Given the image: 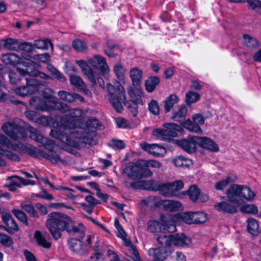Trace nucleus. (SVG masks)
<instances>
[{"label":"nucleus","instance_id":"obj_18","mask_svg":"<svg viewBox=\"0 0 261 261\" xmlns=\"http://www.w3.org/2000/svg\"><path fill=\"white\" fill-rule=\"evenodd\" d=\"M140 146L141 148L154 156H158L163 152H165V148L157 144H149L146 143H141Z\"/></svg>","mask_w":261,"mask_h":261},{"label":"nucleus","instance_id":"obj_17","mask_svg":"<svg viewBox=\"0 0 261 261\" xmlns=\"http://www.w3.org/2000/svg\"><path fill=\"white\" fill-rule=\"evenodd\" d=\"M90 64L95 69L106 73L109 70L108 65L106 59L99 55L95 56L90 60Z\"/></svg>","mask_w":261,"mask_h":261},{"label":"nucleus","instance_id":"obj_51","mask_svg":"<svg viewBox=\"0 0 261 261\" xmlns=\"http://www.w3.org/2000/svg\"><path fill=\"white\" fill-rule=\"evenodd\" d=\"M12 213L16 218L25 225H28V220L26 214L22 211L14 209L12 210Z\"/></svg>","mask_w":261,"mask_h":261},{"label":"nucleus","instance_id":"obj_62","mask_svg":"<svg viewBox=\"0 0 261 261\" xmlns=\"http://www.w3.org/2000/svg\"><path fill=\"white\" fill-rule=\"evenodd\" d=\"M247 7L252 10H255L261 8V1L259 0H246Z\"/></svg>","mask_w":261,"mask_h":261},{"label":"nucleus","instance_id":"obj_27","mask_svg":"<svg viewBox=\"0 0 261 261\" xmlns=\"http://www.w3.org/2000/svg\"><path fill=\"white\" fill-rule=\"evenodd\" d=\"M172 244L177 246H188L191 243L190 238L184 233L176 234L172 237Z\"/></svg>","mask_w":261,"mask_h":261},{"label":"nucleus","instance_id":"obj_7","mask_svg":"<svg viewBox=\"0 0 261 261\" xmlns=\"http://www.w3.org/2000/svg\"><path fill=\"white\" fill-rule=\"evenodd\" d=\"M2 129L10 138L15 141L27 137L25 128L14 122H6L2 125Z\"/></svg>","mask_w":261,"mask_h":261},{"label":"nucleus","instance_id":"obj_50","mask_svg":"<svg viewBox=\"0 0 261 261\" xmlns=\"http://www.w3.org/2000/svg\"><path fill=\"white\" fill-rule=\"evenodd\" d=\"M240 211L244 213L256 214L258 212L257 207L254 204H244L240 207Z\"/></svg>","mask_w":261,"mask_h":261},{"label":"nucleus","instance_id":"obj_55","mask_svg":"<svg viewBox=\"0 0 261 261\" xmlns=\"http://www.w3.org/2000/svg\"><path fill=\"white\" fill-rule=\"evenodd\" d=\"M21 208L27 212L31 217L38 218V215L32 204H21Z\"/></svg>","mask_w":261,"mask_h":261},{"label":"nucleus","instance_id":"obj_37","mask_svg":"<svg viewBox=\"0 0 261 261\" xmlns=\"http://www.w3.org/2000/svg\"><path fill=\"white\" fill-rule=\"evenodd\" d=\"M160 79L158 76L149 77L145 83L146 90L149 92H152L160 83Z\"/></svg>","mask_w":261,"mask_h":261},{"label":"nucleus","instance_id":"obj_33","mask_svg":"<svg viewBox=\"0 0 261 261\" xmlns=\"http://www.w3.org/2000/svg\"><path fill=\"white\" fill-rule=\"evenodd\" d=\"M243 43L249 48H255L259 45V42L256 38L246 34L243 36Z\"/></svg>","mask_w":261,"mask_h":261},{"label":"nucleus","instance_id":"obj_35","mask_svg":"<svg viewBox=\"0 0 261 261\" xmlns=\"http://www.w3.org/2000/svg\"><path fill=\"white\" fill-rule=\"evenodd\" d=\"M142 72L137 68L130 70V76L132 80L133 84L135 87L140 86V83L142 79Z\"/></svg>","mask_w":261,"mask_h":261},{"label":"nucleus","instance_id":"obj_24","mask_svg":"<svg viewBox=\"0 0 261 261\" xmlns=\"http://www.w3.org/2000/svg\"><path fill=\"white\" fill-rule=\"evenodd\" d=\"M76 62L81 67L84 74L87 75L89 80L92 82L93 85H95L96 84V80L94 77V74L92 69L87 64V62L84 60H77Z\"/></svg>","mask_w":261,"mask_h":261},{"label":"nucleus","instance_id":"obj_36","mask_svg":"<svg viewBox=\"0 0 261 261\" xmlns=\"http://www.w3.org/2000/svg\"><path fill=\"white\" fill-rule=\"evenodd\" d=\"M17 71L22 76H25L26 75L32 76H37V74H38V70L36 68V66L33 64L30 65L29 67H28V68H25V69L17 68Z\"/></svg>","mask_w":261,"mask_h":261},{"label":"nucleus","instance_id":"obj_16","mask_svg":"<svg viewBox=\"0 0 261 261\" xmlns=\"http://www.w3.org/2000/svg\"><path fill=\"white\" fill-rule=\"evenodd\" d=\"M197 145L201 147L207 149L213 152L219 151L218 145L211 139L206 137H198L197 139Z\"/></svg>","mask_w":261,"mask_h":261},{"label":"nucleus","instance_id":"obj_39","mask_svg":"<svg viewBox=\"0 0 261 261\" xmlns=\"http://www.w3.org/2000/svg\"><path fill=\"white\" fill-rule=\"evenodd\" d=\"M200 95L197 92L189 91L186 93L185 96V102L187 106L197 101L200 98Z\"/></svg>","mask_w":261,"mask_h":261},{"label":"nucleus","instance_id":"obj_63","mask_svg":"<svg viewBox=\"0 0 261 261\" xmlns=\"http://www.w3.org/2000/svg\"><path fill=\"white\" fill-rule=\"evenodd\" d=\"M129 253L131 254V257L134 261H141V258L139 252L135 246H131L128 249Z\"/></svg>","mask_w":261,"mask_h":261},{"label":"nucleus","instance_id":"obj_30","mask_svg":"<svg viewBox=\"0 0 261 261\" xmlns=\"http://www.w3.org/2000/svg\"><path fill=\"white\" fill-rule=\"evenodd\" d=\"M128 93L130 98V101L141 102V97L143 94V90L140 86L135 87L134 89L132 88H129Z\"/></svg>","mask_w":261,"mask_h":261},{"label":"nucleus","instance_id":"obj_29","mask_svg":"<svg viewBox=\"0 0 261 261\" xmlns=\"http://www.w3.org/2000/svg\"><path fill=\"white\" fill-rule=\"evenodd\" d=\"M179 100V97L175 94H172L167 97L164 101V108L166 113L169 112L175 103Z\"/></svg>","mask_w":261,"mask_h":261},{"label":"nucleus","instance_id":"obj_43","mask_svg":"<svg viewBox=\"0 0 261 261\" xmlns=\"http://www.w3.org/2000/svg\"><path fill=\"white\" fill-rule=\"evenodd\" d=\"M34 236L39 245L45 248H49L50 247L51 244L47 241L44 236H43L40 231H36Z\"/></svg>","mask_w":261,"mask_h":261},{"label":"nucleus","instance_id":"obj_48","mask_svg":"<svg viewBox=\"0 0 261 261\" xmlns=\"http://www.w3.org/2000/svg\"><path fill=\"white\" fill-rule=\"evenodd\" d=\"M170 190L173 193V196L177 195V192L182 189L184 187V182L181 180H177L171 183Z\"/></svg>","mask_w":261,"mask_h":261},{"label":"nucleus","instance_id":"obj_46","mask_svg":"<svg viewBox=\"0 0 261 261\" xmlns=\"http://www.w3.org/2000/svg\"><path fill=\"white\" fill-rule=\"evenodd\" d=\"M174 165L177 167H189L191 164V161L189 159L185 158L184 156L179 155L173 159Z\"/></svg>","mask_w":261,"mask_h":261},{"label":"nucleus","instance_id":"obj_19","mask_svg":"<svg viewBox=\"0 0 261 261\" xmlns=\"http://www.w3.org/2000/svg\"><path fill=\"white\" fill-rule=\"evenodd\" d=\"M188 113V109L185 105H181L177 110L172 111L171 119L184 125Z\"/></svg>","mask_w":261,"mask_h":261},{"label":"nucleus","instance_id":"obj_47","mask_svg":"<svg viewBox=\"0 0 261 261\" xmlns=\"http://www.w3.org/2000/svg\"><path fill=\"white\" fill-rule=\"evenodd\" d=\"M233 180L229 176L226 177L225 179L221 180L217 182L214 185V188L216 190H223Z\"/></svg>","mask_w":261,"mask_h":261},{"label":"nucleus","instance_id":"obj_38","mask_svg":"<svg viewBox=\"0 0 261 261\" xmlns=\"http://www.w3.org/2000/svg\"><path fill=\"white\" fill-rule=\"evenodd\" d=\"M25 132L27 134H29V137L31 139L36 142H40L43 137L38 130L30 125L27 127Z\"/></svg>","mask_w":261,"mask_h":261},{"label":"nucleus","instance_id":"obj_21","mask_svg":"<svg viewBox=\"0 0 261 261\" xmlns=\"http://www.w3.org/2000/svg\"><path fill=\"white\" fill-rule=\"evenodd\" d=\"M27 85L24 86L28 94H32L37 92L39 89L40 85H45L46 82H41L35 79H25Z\"/></svg>","mask_w":261,"mask_h":261},{"label":"nucleus","instance_id":"obj_54","mask_svg":"<svg viewBox=\"0 0 261 261\" xmlns=\"http://www.w3.org/2000/svg\"><path fill=\"white\" fill-rule=\"evenodd\" d=\"M21 74L18 73H15L13 71L9 72V78L10 83L12 85L18 84L21 80Z\"/></svg>","mask_w":261,"mask_h":261},{"label":"nucleus","instance_id":"obj_41","mask_svg":"<svg viewBox=\"0 0 261 261\" xmlns=\"http://www.w3.org/2000/svg\"><path fill=\"white\" fill-rule=\"evenodd\" d=\"M44 155H41V157L49 160L53 163H57L59 161L62 163L64 162V160L53 150L49 151V153H46L44 151Z\"/></svg>","mask_w":261,"mask_h":261},{"label":"nucleus","instance_id":"obj_20","mask_svg":"<svg viewBox=\"0 0 261 261\" xmlns=\"http://www.w3.org/2000/svg\"><path fill=\"white\" fill-rule=\"evenodd\" d=\"M50 135L68 145L75 147L79 146L77 142L70 139L66 134L61 133L57 130H51L50 133Z\"/></svg>","mask_w":261,"mask_h":261},{"label":"nucleus","instance_id":"obj_26","mask_svg":"<svg viewBox=\"0 0 261 261\" xmlns=\"http://www.w3.org/2000/svg\"><path fill=\"white\" fill-rule=\"evenodd\" d=\"M1 60L6 65H15L21 63V58L18 55L14 53L3 54Z\"/></svg>","mask_w":261,"mask_h":261},{"label":"nucleus","instance_id":"obj_4","mask_svg":"<svg viewBox=\"0 0 261 261\" xmlns=\"http://www.w3.org/2000/svg\"><path fill=\"white\" fill-rule=\"evenodd\" d=\"M122 174H125L130 179L136 180L151 177L152 172L140 163H132L124 168Z\"/></svg>","mask_w":261,"mask_h":261},{"label":"nucleus","instance_id":"obj_61","mask_svg":"<svg viewBox=\"0 0 261 261\" xmlns=\"http://www.w3.org/2000/svg\"><path fill=\"white\" fill-rule=\"evenodd\" d=\"M18 50H23L28 53H31L33 51L34 44L28 42H20L19 41Z\"/></svg>","mask_w":261,"mask_h":261},{"label":"nucleus","instance_id":"obj_14","mask_svg":"<svg viewBox=\"0 0 261 261\" xmlns=\"http://www.w3.org/2000/svg\"><path fill=\"white\" fill-rule=\"evenodd\" d=\"M54 93V91L49 88H46L42 91L44 99L54 106L55 110H57L62 108V102L58 101V98L53 95Z\"/></svg>","mask_w":261,"mask_h":261},{"label":"nucleus","instance_id":"obj_52","mask_svg":"<svg viewBox=\"0 0 261 261\" xmlns=\"http://www.w3.org/2000/svg\"><path fill=\"white\" fill-rule=\"evenodd\" d=\"M114 71L116 74V77L119 79L122 80L123 78L125 69L120 63H117L114 66Z\"/></svg>","mask_w":261,"mask_h":261},{"label":"nucleus","instance_id":"obj_2","mask_svg":"<svg viewBox=\"0 0 261 261\" xmlns=\"http://www.w3.org/2000/svg\"><path fill=\"white\" fill-rule=\"evenodd\" d=\"M107 89L109 93L108 99L115 110L121 112L123 107L122 102L129 109L134 116L138 114V103L134 101H126L125 91L123 87L120 84L113 86L110 83L107 85Z\"/></svg>","mask_w":261,"mask_h":261},{"label":"nucleus","instance_id":"obj_3","mask_svg":"<svg viewBox=\"0 0 261 261\" xmlns=\"http://www.w3.org/2000/svg\"><path fill=\"white\" fill-rule=\"evenodd\" d=\"M100 126V121L94 117H91L86 121V128H79L78 130H73L72 134L74 137L79 139L81 143L91 144L95 136V130Z\"/></svg>","mask_w":261,"mask_h":261},{"label":"nucleus","instance_id":"obj_49","mask_svg":"<svg viewBox=\"0 0 261 261\" xmlns=\"http://www.w3.org/2000/svg\"><path fill=\"white\" fill-rule=\"evenodd\" d=\"M6 225H7V227L4 226H1L0 227L3 228L9 233H12V231L11 229L15 231H17L19 229V227L16 222L13 218L8 220V222L6 223Z\"/></svg>","mask_w":261,"mask_h":261},{"label":"nucleus","instance_id":"obj_5","mask_svg":"<svg viewBox=\"0 0 261 261\" xmlns=\"http://www.w3.org/2000/svg\"><path fill=\"white\" fill-rule=\"evenodd\" d=\"M148 229L151 232H162L172 233L176 230L174 223L165 216H161V221H150L148 223Z\"/></svg>","mask_w":261,"mask_h":261},{"label":"nucleus","instance_id":"obj_59","mask_svg":"<svg viewBox=\"0 0 261 261\" xmlns=\"http://www.w3.org/2000/svg\"><path fill=\"white\" fill-rule=\"evenodd\" d=\"M0 243L6 246L9 247L13 244V242L11 237L5 233H0Z\"/></svg>","mask_w":261,"mask_h":261},{"label":"nucleus","instance_id":"obj_56","mask_svg":"<svg viewBox=\"0 0 261 261\" xmlns=\"http://www.w3.org/2000/svg\"><path fill=\"white\" fill-rule=\"evenodd\" d=\"M195 223H203L207 219L206 214L202 212H193V216Z\"/></svg>","mask_w":261,"mask_h":261},{"label":"nucleus","instance_id":"obj_9","mask_svg":"<svg viewBox=\"0 0 261 261\" xmlns=\"http://www.w3.org/2000/svg\"><path fill=\"white\" fill-rule=\"evenodd\" d=\"M197 136H189L181 140H173V141L188 153H193L196 150Z\"/></svg>","mask_w":261,"mask_h":261},{"label":"nucleus","instance_id":"obj_53","mask_svg":"<svg viewBox=\"0 0 261 261\" xmlns=\"http://www.w3.org/2000/svg\"><path fill=\"white\" fill-rule=\"evenodd\" d=\"M72 46L75 50L79 51H83L86 49L87 44L84 41L76 39L73 41Z\"/></svg>","mask_w":261,"mask_h":261},{"label":"nucleus","instance_id":"obj_58","mask_svg":"<svg viewBox=\"0 0 261 261\" xmlns=\"http://www.w3.org/2000/svg\"><path fill=\"white\" fill-rule=\"evenodd\" d=\"M40 142L49 151L53 150L56 145L55 141L49 140L45 137H43Z\"/></svg>","mask_w":261,"mask_h":261},{"label":"nucleus","instance_id":"obj_60","mask_svg":"<svg viewBox=\"0 0 261 261\" xmlns=\"http://www.w3.org/2000/svg\"><path fill=\"white\" fill-rule=\"evenodd\" d=\"M108 144L111 147L117 149H123L125 146L124 143L122 141L116 139H112Z\"/></svg>","mask_w":261,"mask_h":261},{"label":"nucleus","instance_id":"obj_64","mask_svg":"<svg viewBox=\"0 0 261 261\" xmlns=\"http://www.w3.org/2000/svg\"><path fill=\"white\" fill-rule=\"evenodd\" d=\"M144 166L147 168L150 166L153 168H159L162 166V164L160 162L156 160H148L145 161Z\"/></svg>","mask_w":261,"mask_h":261},{"label":"nucleus","instance_id":"obj_34","mask_svg":"<svg viewBox=\"0 0 261 261\" xmlns=\"http://www.w3.org/2000/svg\"><path fill=\"white\" fill-rule=\"evenodd\" d=\"M173 234L165 235L162 234L156 238L158 243L165 248H172Z\"/></svg>","mask_w":261,"mask_h":261},{"label":"nucleus","instance_id":"obj_13","mask_svg":"<svg viewBox=\"0 0 261 261\" xmlns=\"http://www.w3.org/2000/svg\"><path fill=\"white\" fill-rule=\"evenodd\" d=\"M30 105L34 108L41 111H55L54 106L47 100L38 97H32L29 100Z\"/></svg>","mask_w":261,"mask_h":261},{"label":"nucleus","instance_id":"obj_23","mask_svg":"<svg viewBox=\"0 0 261 261\" xmlns=\"http://www.w3.org/2000/svg\"><path fill=\"white\" fill-rule=\"evenodd\" d=\"M57 111H61L65 115L71 118H80L83 115V111L80 109H71L66 104L62 102V108L57 109Z\"/></svg>","mask_w":261,"mask_h":261},{"label":"nucleus","instance_id":"obj_40","mask_svg":"<svg viewBox=\"0 0 261 261\" xmlns=\"http://www.w3.org/2000/svg\"><path fill=\"white\" fill-rule=\"evenodd\" d=\"M255 196V193L251 189L247 186L241 185V198L251 200Z\"/></svg>","mask_w":261,"mask_h":261},{"label":"nucleus","instance_id":"obj_1","mask_svg":"<svg viewBox=\"0 0 261 261\" xmlns=\"http://www.w3.org/2000/svg\"><path fill=\"white\" fill-rule=\"evenodd\" d=\"M48 218L45 222V226L53 238L58 240L62 237V231L77 234L79 239L71 238L68 241L69 248L73 252L79 254L84 253L85 246L81 240L85 236V228L82 223L75 226L72 218L66 214L59 212H52L48 214Z\"/></svg>","mask_w":261,"mask_h":261},{"label":"nucleus","instance_id":"obj_45","mask_svg":"<svg viewBox=\"0 0 261 261\" xmlns=\"http://www.w3.org/2000/svg\"><path fill=\"white\" fill-rule=\"evenodd\" d=\"M200 193V191L199 188L196 185H192L190 187L188 191V195L192 201L195 202L197 201Z\"/></svg>","mask_w":261,"mask_h":261},{"label":"nucleus","instance_id":"obj_28","mask_svg":"<svg viewBox=\"0 0 261 261\" xmlns=\"http://www.w3.org/2000/svg\"><path fill=\"white\" fill-rule=\"evenodd\" d=\"M162 205L165 210L169 212L179 211L182 208L181 203L175 200L163 201Z\"/></svg>","mask_w":261,"mask_h":261},{"label":"nucleus","instance_id":"obj_31","mask_svg":"<svg viewBox=\"0 0 261 261\" xmlns=\"http://www.w3.org/2000/svg\"><path fill=\"white\" fill-rule=\"evenodd\" d=\"M1 42H3L4 47L7 50L18 51L19 41L17 39L8 38L1 40Z\"/></svg>","mask_w":261,"mask_h":261},{"label":"nucleus","instance_id":"obj_8","mask_svg":"<svg viewBox=\"0 0 261 261\" xmlns=\"http://www.w3.org/2000/svg\"><path fill=\"white\" fill-rule=\"evenodd\" d=\"M192 121L187 119L184 123V126L190 132L201 134L202 130L199 125L204 123V118L200 114H195L192 116Z\"/></svg>","mask_w":261,"mask_h":261},{"label":"nucleus","instance_id":"obj_44","mask_svg":"<svg viewBox=\"0 0 261 261\" xmlns=\"http://www.w3.org/2000/svg\"><path fill=\"white\" fill-rule=\"evenodd\" d=\"M247 229L249 233L252 235H256L258 232V224L257 222L252 218L247 220Z\"/></svg>","mask_w":261,"mask_h":261},{"label":"nucleus","instance_id":"obj_15","mask_svg":"<svg viewBox=\"0 0 261 261\" xmlns=\"http://www.w3.org/2000/svg\"><path fill=\"white\" fill-rule=\"evenodd\" d=\"M239 205L236 203H230L225 201H222L217 203L214 205V207L219 212L233 214L237 212V207Z\"/></svg>","mask_w":261,"mask_h":261},{"label":"nucleus","instance_id":"obj_42","mask_svg":"<svg viewBox=\"0 0 261 261\" xmlns=\"http://www.w3.org/2000/svg\"><path fill=\"white\" fill-rule=\"evenodd\" d=\"M34 46L39 49H47L48 45H50L51 48H53V44L50 40L46 39L44 40L38 39L34 42Z\"/></svg>","mask_w":261,"mask_h":261},{"label":"nucleus","instance_id":"obj_32","mask_svg":"<svg viewBox=\"0 0 261 261\" xmlns=\"http://www.w3.org/2000/svg\"><path fill=\"white\" fill-rule=\"evenodd\" d=\"M22 150L30 155L39 158L41 155H44V151L37 149L31 144H27L22 147Z\"/></svg>","mask_w":261,"mask_h":261},{"label":"nucleus","instance_id":"obj_57","mask_svg":"<svg viewBox=\"0 0 261 261\" xmlns=\"http://www.w3.org/2000/svg\"><path fill=\"white\" fill-rule=\"evenodd\" d=\"M148 110L152 114L158 115L160 113V109L158 102L155 100H151L148 103Z\"/></svg>","mask_w":261,"mask_h":261},{"label":"nucleus","instance_id":"obj_6","mask_svg":"<svg viewBox=\"0 0 261 261\" xmlns=\"http://www.w3.org/2000/svg\"><path fill=\"white\" fill-rule=\"evenodd\" d=\"M163 126L167 129L157 128L152 132V135L162 140H170L171 138L177 136V132H180L181 127L174 123H164Z\"/></svg>","mask_w":261,"mask_h":261},{"label":"nucleus","instance_id":"obj_11","mask_svg":"<svg viewBox=\"0 0 261 261\" xmlns=\"http://www.w3.org/2000/svg\"><path fill=\"white\" fill-rule=\"evenodd\" d=\"M172 251V248L161 246L155 248H150L148 254L153 257L154 261H163L171 254Z\"/></svg>","mask_w":261,"mask_h":261},{"label":"nucleus","instance_id":"obj_12","mask_svg":"<svg viewBox=\"0 0 261 261\" xmlns=\"http://www.w3.org/2000/svg\"><path fill=\"white\" fill-rule=\"evenodd\" d=\"M227 197L232 203L241 205L243 200L241 198V185H231L226 191Z\"/></svg>","mask_w":261,"mask_h":261},{"label":"nucleus","instance_id":"obj_10","mask_svg":"<svg viewBox=\"0 0 261 261\" xmlns=\"http://www.w3.org/2000/svg\"><path fill=\"white\" fill-rule=\"evenodd\" d=\"M146 185L149 186L150 190L154 191H159L164 196H173V194L170 190V185H169V183L166 184L153 180H150L147 181Z\"/></svg>","mask_w":261,"mask_h":261},{"label":"nucleus","instance_id":"obj_22","mask_svg":"<svg viewBox=\"0 0 261 261\" xmlns=\"http://www.w3.org/2000/svg\"><path fill=\"white\" fill-rule=\"evenodd\" d=\"M70 84L73 86L78 91H82L85 94L88 92L86 85L80 76L76 75H70Z\"/></svg>","mask_w":261,"mask_h":261},{"label":"nucleus","instance_id":"obj_25","mask_svg":"<svg viewBox=\"0 0 261 261\" xmlns=\"http://www.w3.org/2000/svg\"><path fill=\"white\" fill-rule=\"evenodd\" d=\"M58 94L61 99L69 102H74L76 99L81 101H83L84 100V98L79 94L70 93L64 90L59 91Z\"/></svg>","mask_w":261,"mask_h":261}]
</instances>
